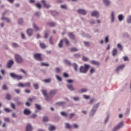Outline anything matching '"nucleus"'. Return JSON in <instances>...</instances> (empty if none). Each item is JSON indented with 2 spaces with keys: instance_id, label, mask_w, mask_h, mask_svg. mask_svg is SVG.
Returning <instances> with one entry per match:
<instances>
[{
  "instance_id": "nucleus-62",
  "label": "nucleus",
  "mask_w": 131,
  "mask_h": 131,
  "mask_svg": "<svg viewBox=\"0 0 131 131\" xmlns=\"http://www.w3.org/2000/svg\"><path fill=\"white\" fill-rule=\"evenodd\" d=\"M6 98L7 100H8V101H10V100H11V95L9 94H6Z\"/></svg>"
},
{
  "instance_id": "nucleus-6",
  "label": "nucleus",
  "mask_w": 131,
  "mask_h": 131,
  "mask_svg": "<svg viewBox=\"0 0 131 131\" xmlns=\"http://www.w3.org/2000/svg\"><path fill=\"white\" fill-rule=\"evenodd\" d=\"M123 125H124L123 122V121L120 122L119 124H118V125H117L116 126L114 127V128L113 129V131L119 130L120 128H121V127L123 126Z\"/></svg>"
},
{
  "instance_id": "nucleus-51",
  "label": "nucleus",
  "mask_w": 131,
  "mask_h": 131,
  "mask_svg": "<svg viewBox=\"0 0 131 131\" xmlns=\"http://www.w3.org/2000/svg\"><path fill=\"white\" fill-rule=\"evenodd\" d=\"M18 24L19 25H22L23 24V18H19L18 19Z\"/></svg>"
},
{
  "instance_id": "nucleus-33",
  "label": "nucleus",
  "mask_w": 131,
  "mask_h": 131,
  "mask_svg": "<svg viewBox=\"0 0 131 131\" xmlns=\"http://www.w3.org/2000/svg\"><path fill=\"white\" fill-rule=\"evenodd\" d=\"M68 36L70 37V39H75V35L73 33H69Z\"/></svg>"
},
{
  "instance_id": "nucleus-24",
  "label": "nucleus",
  "mask_w": 131,
  "mask_h": 131,
  "mask_svg": "<svg viewBox=\"0 0 131 131\" xmlns=\"http://www.w3.org/2000/svg\"><path fill=\"white\" fill-rule=\"evenodd\" d=\"M72 66H73L74 71L77 72L78 64H77L76 63H73L72 64Z\"/></svg>"
},
{
  "instance_id": "nucleus-52",
  "label": "nucleus",
  "mask_w": 131,
  "mask_h": 131,
  "mask_svg": "<svg viewBox=\"0 0 131 131\" xmlns=\"http://www.w3.org/2000/svg\"><path fill=\"white\" fill-rule=\"evenodd\" d=\"M42 121L43 122H48L49 121V118L48 117H43Z\"/></svg>"
},
{
  "instance_id": "nucleus-44",
  "label": "nucleus",
  "mask_w": 131,
  "mask_h": 131,
  "mask_svg": "<svg viewBox=\"0 0 131 131\" xmlns=\"http://www.w3.org/2000/svg\"><path fill=\"white\" fill-rule=\"evenodd\" d=\"M40 47L41 48V49H46L47 48V45H46L45 43H41L40 42Z\"/></svg>"
},
{
  "instance_id": "nucleus-43",
  "label": "nucleus",
  "mask_w": 131,
  "mask_h": 131,
  "mask_svg": "<svg viewBox=\"0 0 131 131\" xmlns=\"http://www.w3.org/2000/svg\"><path fill=\"white\" fill-rule=\"evenodd\" d=\"M117 47L118 49H119V51H122V50H123V47H122V45H121V44L120 43H118Z\"/></svg>"
},
{
  "instance_id": "nucleus-64",
  "label": "nucleus",
  "mask_w": 131,
  "mask_h": 131,
  "mask_svg": "<svg viewBox=\"0 0 131 131\" xmlns=\"http://www.w3.org/2000/svg\"><path fill=\"white\" fill-rule=\"evenodd\" d=\"M35 7H36V8L38 9H41V5H40L39 3H37L35 4Z\"/></svg>"
},
{
  "instance_id": "nucleus-36",
  "label": "nucleus",
  "mask_w": 131,
  "mask_h": 131,
  "mask_svg": "<svg viewBox=\"0 0 131 131\" xmlns=\"http://www.w3.org/2000/svg\"><path fill=\"white\" fill-rule=\"evenodd\" d=\"M41 92L42 93V95L44 96V97L48 96V90H41Z\"/></svg>"
},
{
  "instance_id": "nucleus-21",
  "label": "nucleus",
  "mask_w": 131,
  "mask_h": 131,
  "mask_svg": "<svg viewBox=\"0 0 131 131\" xmlns=\"http://www.w3.org/2000/svg\"><path fill=\"white\" fill-rule=\"evenodd\" d=\"M64 125L65 128H67V129H72L73 128L72 126L69 123L66 122Z\"/></svg>"
},
{
  "instance_id": "nucleus-22",
  "label": "nucleus",
  "mask_w": 131,
  "mask_h": 131,
  "mask_svg": "<svg viewBox=\"0 0 131 131\" xmlns=\"http://www.w3.org/2000/svg\"><path fill=\"white\" fill-rule=\"evenodd\" d=\"M56 126L54 125L50 124L48 128L49 131H55L56 130Z\"/></svg>"
},
{
  "instance_id": "nucleus-15",
  "label": "nucleus",
  "mask_w": 131,
  "mask_h": 131,
  "mask_svg": "<svg viewBox=\"0 0 131 131\" xmlns=\"http://www.w3.org/2000/svg\"><path fill=\"white\" fill-rule=\"evenodd\" d=\"M57 92H58V90L56 89L50 90L49 93L50 97H51V98H53V97H54V96H55V95H56V94H57Z\"/></svg>"
},
{
  "instance_id": "nucleus-4",
  "label": "nucleus",
  "mask_w": 131,
  "mask_h": 131,
  "mask_svg": "<svg viewBox=\"0 0 131 131\" xmlns=\"http://www.w3.org/2000/svg\"><path fill=\"white\" fill-rule=\"evenodd\" d=\"M9 75L11 78L17 79V80H21L23 78V76L17 75L15 73H10Z\"/></svg>"
},
{
  "instance_id": "nucleus-32",
  "label": "nucleus",
  "mask_w": 131,
  "mask_h": 131,
  "mask_svg": "<svg viewBox=\"0 0 131 131\" xmlns=\"http://www.w3.org/2000/svg\"><path fill=\"white\" fill-rule=\"evenodd\" d=\"M72 127H73V128H75V129H78V128H79V125L77 123H74L72 125Z\"/></svg>"
},
{
  "instance_id": "nucleus-25",
  "label": "nucleus",
  "mask_w": 131,
  "mask_h": 131,
  "mask_svg": "<svg viewBox=\"0 0 131 131\" xmlns=\"http://www.w3.org/2000/svg\"><path fill=\"white\" fill-rule=\"evenodd\" d=\"M56 105H58L59 106H61L63 108L65 107L66 105V102H58L56 103Z\"/></svg>"
},
{
  "instance_id": "nucleus-59",
  "label": "nucleus",
  "mask_w": 131,
  "mask_h": 131,
  "mask_svg": "<svg viewBox=\"0 0 131 131\" xmlns=\"http://www.w3.org/2000/svg\"><path fill=\"white\" fill-rule=\"evenodd\" d=\"M41 66H45L46 67H49V66H50V64L46 63L45 62H41Z\"/></svg>"
},
{
  "instance_id": "nucleus-16",
  "label": "nucleus",
  "mask_w": 131,
  "mask_h": 131,
  "mask_svg": "<svg viewBox=\"0 0 131 131\" xmlns=\"http://www.w3.org/2000/svg\"><path fill=\"white\" fill-rule=\"evenodd\" d=\"M67 88L69 91H70L71 92H74L75 91V88L74 86H73V85L68 84H67Z\"/></svg>"
},
{
  "instance_id": "nucleus-39",
  "label": "nucleus",
  "mask_w": 131,
  "mask_h": 131,
  "mask_svg": "<svg viewBox=\"0 0 131 131\" xmlns=\"http://www.w3.org/2000/svg\"><path fill=\"white\" fill-rule=\"evenodd\" d=\"M33 27L36 31H39L40 30V29L35 24H33Z\"/></svg>"
},
{
  "instance_id": "nucleus-55",
  "label": "nucleus",
  "mask_w": 131,
  "mask_h": 131,
  "mask_svg": "<svg viewBox=\"0 0 131 131\" xmlns=\"http://www.w3.org/2000/svg\"><path fill=\"white\" fill-rule=\"evenodd\" d=\"M31 118H32L33 119H35V118H36V117H37V114H32L31 116Z\"/></svg>"
},
{
  "instance_id": "nucleus-8",
  "label": "nucleus",
  "mask_w": 131,
  "mask_h": 131,
  "mask_svg": "<svg viewBox=\"0 0 131 131\" xmlns=\"http://www.w3.org/2000/svg\"><path fill=\"white\" fill-rule=\"evenodd\" d=\"M8 11L6 10L4 12V13L2 14V17L1 18V20L3 21H5V22H7V23H9L10 22V18L7 17H5V15H6V13H8Z\"/></svg>"
},
{
  "instance_id": "nucleus-19",
  "label": "nucleus",
  "mask_w": 131,
  "mask_h": 131,
  "mask_svg": "<svg viewBox=\"0 0 131 131\" xmlns=\"http://www.w3.org/2000/svg\"><path fill=\"white\" fill-rule=\"evenodd\" d=\"M103 2L105 7H109L111 5V1L110 0H103Z\"/></svg>"
},
{
  "instance_id": "nucleus-37",
  "label": "nucleus",
  "mask_w": 131,
  "mask_h": 131,
  "mask_svg": "<svg viewBox=\"0 0 131 131\" xmlns=\"http://www.w3.org/2000/svg\"><path fill=\"white\" fill-rule=\"evenodd\" d=\"M128 85V83H126L124 84V85L123 86L122 89L120 90V92H124L125 91V89H126V86Z\"/></svg>"
},
{
  "instance_id": "nucleus-28",
  "label": "nucleus",
  "mask_w": 131,
  "mask_h": 131,
  "mask_svg": "<svg viewBox=\"0 0 131 131\" xmlns=\"http://www.w3.org/2000/svg\"><path fill=\"white\" fill-rule=\"evenodd\" d=\"M26 131H32V126H31L30 124H29L27 125Z\"/></svg>"
},
{
  "instance_id": "nucleus-30",
  "label": "nucleus",
  "mask_w": 131,
  "mask_h": 131,
  "mask_svg": "<svg viewBox=\"0 0 131 131\" xmlns=\"http://www.w3.org/2000/svg\"><path fill=\"white\" fill-rule=\"evenodd\" d=\"M88 92V89L86 88H83L78 91L79 94H83V93H86Z\"/></svg>"
},
{
  "instance_id": "nucleus-13",
  "label": "nucleus",
  "mask_w": 131,
  "mask_h": 131,
  "mask_svg": "<svg viewBox=\"0 0 131 131\" xmlns=\"http://www.w3.org/2000/svg\"><path fill=\"white\" fill-rule=\"evenodd\" d=\"M92 17H95V18H99L100 17V13L98 11H94L91 13Z\"/></svg>"
},
{
  "instance_id": "nucleus-47",
  "label": "nucleus",
  "mask_w": 131,
  "mask_h": 131,
  "mask_svg": "<svg viewBox=\"0 0 131 131\" xmlns=\"http://www.w3.org/2000/svg\"><path fill=\"white\" fill-rule=\"evenodd\" d=\"M96 71V69H95V68H92L90 70V74H93V73H95Z\"/></svg>"
},
{
  "instance_id": "nucleus-2",
  "label": "nucleus",
  "mask_w": 131,
  "mask_h": 131,
  "mask_svg": "<svg viewBox=\"0 0 131 131\" xmlns=\"http://www.w3.org/2000/svg\"><path fill=\"white\" fill-rule=\"evenodd\" d=\"M100 106V103H98L95 105H94L92 107V110L89 113V116L91 117H93L95 114H96V112H97V110H98V108Z\"/></svg>"
},
{
  "instance_id": "nucleus-42",
  "label": "nucleus",
  "mask_w": 131,
  "mask_h": 131,
  "mask_svg": "<svg viewBox=\"0 0 131 131\" xmlns=\"http://www.w3.org/2000/svg\"><path fill=\"white\" fill-rule=\"evenodd\" d=\"M126 22H127V23H128V24H131V15H128V16L127 17Z\"/></svg>"
},
{
  "instance_id": "nucleus-9",
  "label": "nucleus",
  "mask_w": 131,
  "mask_h": 131,
  "mask_svg": "<svg viewBox=\"0 0 131 131\" xmlns=\"http://www.w3.org/2000/svg\"><path fill=\"white\" fill-rule=\"evenodd\" d=\"M125 68V64H121L117 67V68L115 70V71L116 73H119V72L122 71Z\"/></svg>"
},
{
  "instance_id": "nucleus-57",
  "label": "nucleus",
  "mask_w": 131,
  "mask_h": 131,
  "mask_svg": "<svg viewBox=\"0 0 131 131\" xmlns=\"http://www.w3.org/2000/svg\"><path fill=\"white\" fill-rule=\"evenodd\" d=\"M25 86H27V88H30V86H31V84L30 83V82H28L25 83Z\"/></svg>"
},
{
  "instance_id": "nucleus-40",
  "label": "nucleus",
  "mask_w": 131,
  "mask_h": 131,
  "mask_svg": "<svg viewBox=\"0 0 131 131\" xmlns=\"http://www.w3.org/2000/svg\"><path fill=\"white\" fill-rule=\"evenodd\" d=\"M35 108L37 110H41V106L37 103L35 104Z\"/></svg>"
},
{
  "instance_id": "nucleus-12",
  "label": "nucleus",
  "mask_w": 131,
  "mask_h": 131,
  "mask_svg": "<svg viewBox=\"0 0 131 131\" xmlns=\"http://www.w3.org/2000/svg\"><path fill=\"white\" fill-rule=\"evenodd\" d=\"M77 12L78 13V14L83 15V16H85V15H86L87 14L86 10L83 9H78Z\"/></svg>"
},
{
  "instance_id": "nucleus-56",
  "label": "nucleus",
  "mask_w": 131,
  "mask_h": 131,
  "mask_svg": "<svg viewBox=\"0 0 131 131\" xmlns=\"http://www.w3.org/2000/svg\"><path fill=\"white\" fill-rule=\"evenodd\" d=\"M45 99H46V101H48V102H51V101L52 100L51 98L49 97V96H48V95H47L46 96H45Z\"/></svg>"
},
{
  "instance_id": "nucleus-38",
  "label": "nucleus",
  "mask_w": 131,
  "mask_h": 131,
  "mask_svg": "<svg viewBox=\"0 0 131 131\" xmlns=\"http://www.w3.org/2000/svg\"><path fill=\"white\" fill-rule=\"evenodd\" d=\"M82 36H84V37H86L87 38H91L92 37V36L90 35V34L88 33L82 34Z\"/></svg>"
},
{
  "instance_id": "nucleus-53",
  "label": "nucleus",
  "mask_w": 131,
  "mask_h": 131,
  "mask_svg": "<svg viewBox=\"0 0 131 131\" xmlns=\"http://www.w3.org/2000/svg\"><path fill=\"white\" fill-rule=\"evenodd\" d=\"M49 42L50 45L51 46H53L54 45V41H53V37L51 36L49 38Z\"/></svg>"
},
{
  "instance_id": "nucleus-49",
  "label": "nucleus",
  "mask_w": 131,
  "mask_h": 131,
  "mask_svg": "<svg viewBox=\"0 0 131 131\" xmlns=\"http://www.w3.org/2000/svg\"><path fill=\"white\" fill-rule=\"evenodd\" d=\"M83 43H84V46L87 47H90V46H91V43H90V42H88L86 41H84L83 42Z\"/></svg>"
},
{
  "instance_id": "nucleus-31",
  "label": "nucleus",
  "mask_w": 131,
  "mask_h": 131,
  "mask_svg": "<svg viewBox=\"0 0 131 131\" xmlns=\"http://www.w3.org/2000/svg\"><path fill=\"white\" fill-rule=\"evenodd\" d=\"M33 86L34 89L35 90H36V91H37V90H39V83H34L33 85Z\"/></svg>"
},
{
  "instance_id": "nucleus-58",
  "label": "nucleus",
  "mask_w": 131,
  "mask_h": 131,
  "mask_svg": "<svg viewBox=\"0 0 131 131\" xmlns=\"http://www.w3.org/2000/svg\"><path fill=\"white\" fill-rule=\"evenodd\" d=\"M63 41H64L66 45H67V46H69V40L68 39H67V38H64L63 39Z\"/></svg>"
},
{
  "instance_id": "nucleus-20",
  "label": "nucleus",
  "mask_w": 131,
  "mask_h": 131,
  "mask_svg": "<svg viewBox=\"0 0 131 131\" xmlns=\"http://www.w3.org/2000/svg\"><path fill=\"white\" fill-rule=\"evenodd\" d=\"M24 114L25 115H30L31 114V111L28 108H26L24 111Z\"/></svg>"
},
{
  "instance_id": "nucleus-1",
  "label": "nucleus",
  "mask_w": 131,
  "mask_h": 131,
  "mask_svg": "<svg viewBox=\"0 0 131 131\" xmlns=\"http://www.w3.org/2000/svg\"><path fill=\"white\" fill-rule=\"evenodd\" d=\"M90 68L91 66H90V64H84V66L80 67L79 72V73L85 74V73H88V71H89V69H90Z\"/></svg>"
},
{
  "instance_id": "nucleus-11",
  "label": "nucleus",
  "mask_w": 131,
  "mask_h": 131,
  "mask_svg": "<svg viewBox=\"0 0 131 131\" xmlns=\"http://www.w3.org/2000/svg\"><path fill=\"white\" fill-rule=\"evenodd\" d=\"M14 65V60L13 59L10 60L8 61L7 64V68L8 69H11L13 66Z\"/></svg>"
},
{
  "instance_id": "nucleus-7",
  "label": "nucleus",
  "mask_w": 131,
  "mask_h": 131,
  "mask_svg": "<svg viewBox=\"0 0 131 131\" xmlns=\"http://www.w3.org/2000/svg\"><path fill=\"white\" fill-rule=\"evenodd\" d=\"M34 58L35 59V60H37V61H43V59H42V57H41V54L40 53H35L34 54Z\"/></svg>"
},
{
  "instance_id": "nucleus-41",
  "label": "nucleus",
  "mask_w": 131,
  "mask_h": 131,
  "mask_svg": "<svg viewBox=\"0 0 131 131\" xmlns=\"http://www.w3.org/2000/svg\"><path fill=\"white\" fill-rule=\"evenodd\" d=\"M64 42L63 40H60L59 44H58V48L60 49H62L63 48V42Z\"/></svg>"
},
{
  "instance_id": "nucleus-26",
  "label": "nucleus",
  "mask_w": 131,
  "mask_h": 131,
  "mask_svg": "<svg viewBox=\"0 0 131 131\" xmlns=\"http://www.w3.org/2000/svg\"><path fill=\"white\" fill-rule=\"evenodd\" d=\"M90 63L92 65H96L97 66H99L100 65V62L97 61L96 60H91Z\"/></svg>"
},
{
  "instance_id": "nucleus-63",
  "label": "nucleus",
  "mask_w": 131,
  "mask_h": 131,
  "mask_svg": "<svg viewBox=\"0 0 131 131\" xmlns=\"http://www.w3.org/2000/svg\"><path fill=\"white\" fill-rule=\"evenodd\" d=\"M56 78L58 80V81H62V78L59 75H56Z\"/></svg>"
},
{
  "instance_id": "nucleus-27",
  "label": "nucleus",
  "mask_w": 131,
  "mask_h": 131,
  "mask_svg": "<svg viewBox=\"0 0 131 131\" xmlns=\"http://www.w3.org/2000/svg\"><path fill=\"white\" fill-rule=\"evenodd\" d=\"M64 62L66 65H68V66H72V63H71V61L68 59H64Z\"/></svg>"
},
{
  "instance_id": "nucleus-3",
  "label": "nucleus",
  "mask_w": 131,
  "mask_h": 131,
  "mask_svg": "<svg viewBox=\"0 0 131 131\" xmlns=\"http://www.w3.org/2000/svg\"><path fill=\"white\" fill-rule=\"evenodd\" d=\"M60 114L62 116H63V117L67 119H72V118L75 116V113L68 114L65 112H60Z\"/></svg>"
},
{
  "instance_id": "nucleus-46",
  "label": "nucleus",
  "mask_w": 131,
  "mask_h": 131,
  "mask_svg": "<svg viewBox=\"0 0 131 131\" xmlns=\"http://www.w3.org/2000/svg\"><path fill=\"white\" fill-rule=\"evenodd\" d=\"M2 90H3L4 91H8V90H9V88H8V86H7L6 84H4L2 86Z\"/></svg>"
},
{
  "instance_id": "nucleus-29",
  "label": "nucleus",
  "mask_w": 131,
  "mask_h": 131,
  "mask_svg": "<svg viewBox=\"0 0 131 131\" xmlns=\"http://www.w3.org/2000/svg\"><path fill=\"white\" fill-rule=\"evenodd\" d=\"M118 19L119 21V22H121L122 21H123L124 19V16H123V15L120 14L118 16Z\"/></svg>"
},
{
  "instance_id": "nucleus-17",
  "label": "nucleus",
  "mask_w": 131,
  "mask_h": 131,
  "mask_svg": "<svg viewBox=\"0 0 131 131\" xmlns=\"http://www.w3.org/2000/svg\"><path fill=\"white\" fill-rule=\"evenodd\" d=\"M47 25L50 26V27H56L57 25V23L56 22L52 21V22H48L47 23Z\"/></svg>"
},
{
  "instance_id": "nucleus-18",
  "label": "nucleus",
  "mask_w": 131,
  "mask_h": 131,
  "mask_svg": "<svg viewBox=\"0 0 131 131\" xmlns=\"http://www.w3.org/2000/svg\"><path fill=\"white\" fill-rule=\"evenodd\" d=\"M41 3L43 4L44 8H46V9H50V8H51V5H50V4H47L46 0H42Z\"/></svg>"
},
{
  "instance_id": "nucleus-14",
  "label": "nucleus",
  "mask_w": 131,
  "mask_h": 131,
  "mask_svg": "<svg viewBox=\"0 0 131 131\" xmlns=\"http://www.w3.org/2000/svg\"><path fill=\"white\" fill-rule=\"evenodd\" d=\"M111 22L114 23L115 22V13L114 11H112L111 13Z\"/></svg>"
},
{
  "instance_id": "nucleus-35",
  "label": "nucleus",
  "mask_w": 131,
  "mask_h": 131,
  "mask_svg": "<svg viewBox=\"0 0 131 131\" xmlns=\"http://www.w3.org/2000/svg\"><path fill=\"white\" fill-rule=\"evenodd\" d=\"M117 49L116 48L114 49V50L112 51V56L113 57H115L116 55H117Z\"/></svg>"
},
{
  "instance_id": "nucleus-48",
  "label": "nucleus",
  "mask_w": 131,
  "mask_h": 131,
  "mask_svg": "<svg viewBox=\"0 0 131 131\" xmlns=\"http://www.w3.org/2000/svg\"><path fill=\"white\" fill-rule=\"evenodd\" d=\"M110 115L109 114H108L107 115V117L105 118V120L104 121V124H106L107 122H108V121H109V117H110Z\"/></svg>"
},
{
  "instance_id": "nucleus-10",
  "label": "nucleus",
  "mask_w": 131,
  "mask_h": 131,
  "mask_svg": "<svg viewBox=\"0 0 131 131\" xmlns=\"http://www.w3.org/2000/svg\"><path fill=\"white\" fill-rule=\"evenodd\" d=\"M19 98L18 97H14L13 101L15 102L17 106H21L23 105V102L20 101Z\"/></svg>"
},
{
  "instance_id": "nucleus-45",
  "label": "nucleus",
  "mask_w": 131,
  "mask_h": 131,
  "mask_svg": "<svg viewBox=\"0 0 131 131\" xmlns=\"http://www.w3.org/2000/svg\"><path fill=\"white\" fill-rule=\"evenodd\" d=\"M45 82V83H50L51 81H52V80L51 78L46 79L43 80Z\"/></svg>"
},
{
  "instance_id": "nucleus-50",
  "label": "nucleus",
  "mask_w": 131,
  "mask_h": 131,
  "mask_svg": "<svg viewBox=\"0 0 131 131\" xmlns=\"http://www.w3.org/2000/svg\"><path fill=\"white\" fill-rule=\"evenodd\" d=\"M27 33H33V29H28L26 31Z\"/></svg>"
},
{
  "instance_id": "nucleus-54",
  "label": "nucleus",
  "mask_w": 131,
  "mask_h": 131,
  "mask_svg": "<svg viewBox=\"0 0 131 131\" xmlns=\"http://www.w3.org/2000/svg\"><path fill=\"white\" fill-rule=\"evenodd\" d=\"M89 23L93 25L94 24H96V21L93 19H90L89 20Z\"/></svg>"
},
{
  "instance_id": "nucleus-5",
  "label": "nucleus",
  "mask_w": 131,
  "mask_h": 131,
  "mask_svg": "<svg viewBox=\"0 0 131 131\" xmlns=\"http://www.w3.org/2000/svg\"><path fill=\"white\" fill-rule=\"evenodd\" d=\"M15 59L17 63L20 64V63H23V58L19 54H16L15 55Z\"/></svg>"
},
{
  "instance_id": "nucleus-23",
  "label": "nucleus",
  "mask_w": 131,
  "mask_h": 131,
  "mask_svg": "<svg viewBox=\"0 0 131 131\" xmlns=\"http://www.w3.org/2000/svg\"><path fill=\"white\" fill-rule=\"evenodd\" d=\"M72 99L75 102H80V100H81V98L79 96L73 97Z\"/></svg>"
},
{
  "instance_id": "nucleus-34",
  "label": "nucleus",
  "mask_w": 131,
  "mask_h": 131,
  "mask_svg": "<svg viewBox=\"0 0 131 131\" xmlns=\"http://www.w3.org/2000/svg\"><path fill=\"white\" fill-rule=\"evenodd\" d=\"M12 48H14V49H17L18 48H20V46L16 42H13L12 44Z\"/></svg>"
},
{
  "instance_id": "nucleus-60",
  "label": "nucleus",
  "mask_w": 131,
  "mask_h": 131,
  "mask_svg": "<svg viewBox=\"0 0 131 131\" xmlns=\"http://www.w3.org/2000/svg\"><path fill=\"white\" fill-rule=\"evenodd\" d=\"M34 15H35V16H36V17H39V16H40V12H39V11H36V12H35Z\"/></svg>"
},
{
  "instance_id": "nucleus-61",
  "label": "nucleus",
  "mask_w": 131,
  "mask_h": 131,
  "mask_svg": "<svg viewBox=\"0 0 131 131\" xmlns=\"http://www.w3.org/2000/svg\"><path fill=\"white\" fill-rule=\"evenodd\" d=\"M83 98L85 99V100H89V99H90L91 97H90V96L88 95H83Z\"/></svg>"
}]
</instances>
